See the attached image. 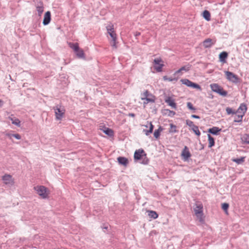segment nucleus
I'll list each match as a JSON object with an SVG mask.
<instances>
[{"label": "nucleus", "instance_id": "nucleus-32", "mask_svg": "<svg viewBox=\"0 0 249 249\" xmlns=\"http://www.w3.org/2000/svg\"><path fill=\"white\" fill-rule=\"evenodd\" d=\"M154 126L151 123H150V128L149 130H144V131H145V134L146 136L149 135L150 133H152L153 130Z\"/></svg>", "mask_w": 249, "mask_h": 249}, {"label": "nucleus", "instance_id": "nucleus-6", "mask_svg": "<svg viewBox=\"0 0 249 249\" xmlns=\"http://www.w3.org/2000/svg\"><path fill=\"white\" fill-rule=\"evenodd\" d=\"M225 73L227 79L229 81L234 83H237L238 82V77L237 75L234 74L233 72L229 71H225Z\"/></svg>", "mask_w": 249, "mask_h": 249}, {"label": "nucleus", "instance_id": "nucleus-1", "mask_svg": "<svg viewBox=\"0 0 249 249\" xmlns=\"http://www.w3.org/2000/svg\"><path fill=\"white\" fill-rule=\"evenodd\" d=\"M134 158L135 160H142L141 163L143 164H147L149 162V160L146 157V154L142 149L136 150L134 153Z\"/></svg>", "mask_w": 249, "mask_h": 249}, {"label": "nucleus", "instance_id": "nucleus-43", "mask_svg": "<svg viewBox=\"0 0 249 249\" xmlns=\"http://www.w3.org/2000/svg\"><path fill=\"white\" fill-rule=\"evenodd\" d=\"M166 111L169 112V115L171 116H173L175 115L176 112L174 111L170 110L169 109H166Z\"/></svg>", "mask_w": 249, "mask_h": 249}, {"label": "nucleus", "instance_id": "nucleus-16", "mask_svg": "<svg viewBox=\"0 0 249 249\" xmlns=\"http://www.w3.org/2000/svg\"><path fill=\"white\" fill-rule=\"evenodd\" d=\"M117 160H118V162L120 164L124 165L125 166H126L128 163V161L127 159H126L125 157H119L117 158Z\"/></svg>", "mask_w": 249, "mask_h": 249}, {"label": "nucleus", "instance_id": "nucleus-5", "mask_svg": "<svg viewBox=\"0 0 249 249\" xmlns=\"http://www.w3.org/2000/svg\"><path fill=\"white\" fill-rule=\"evenodd\" d=\"M37 194L43 198H46L48 197L47 188L44 186H37L34 187Z\"/></svg>", "mask_w": 249, "mask_h": 249}, {"label": "nucleus", "instance_id": "nucleus-25", "mask_svg": "<svg viewBox=\"0 0 249 249\" xmlns=\"http://www.w3.org/2000/svg\"><path fill=\"white\" fill-rule=\"evenodd\" d=\"M208 137L209 141V147H212L214 145V140L210 134L208 135Z\"/></svg>", "mask_w": 249, "mask_h": 249}, {"label": "nucleus", "instance_id": "nucleus-22", "mask_svg": "<svg viewBox=\"0 0 249 249\" xmlns=\"http://www.w3.org/2000/svg\"><path fill=\"white\" fill-rule=\"evenodd\" d=\"M148 215L149 217L155 219L158 217V214L155 211H148Z\"/></svg>", "mask_w": 249, "mask_h": 249}, {"label": "nucleus", "instance_id": "nucleus-4", "mask_svg": "<svg viewBox=\"0 0 249 249\" xmlns=\"http://www.w3.org/2000/svg\"><path fill=\"white\" fill-rule=\"evenodd\" d=\"M211 88L213 92L217 93L220 95L226 96L227 95V92L217 84H211Z\"/></svg>", "mask_w": 249, "mask_h": 249}, {"label": "nucleus", "instance_id": "nucleus-8", "mask_svg": "<svg viewBox=\"0 0 249 249\" xmlns=\"http://www.w3.org/2000/svg\"><path fill=\"white\" fill-rule=\"evenodd\" d=\"M180 82L183 84L187 86V87H192L194 89H201L200 86L195 83L192 82L190 80L187 79H182L180 80Z\"/></svg>", "mask_w": 249, "mask_h": 249}, {"label": "nucleus", "instance_id": "nucleus-7", "mask_svg": "<svg viewBox=\"0 0 249 249\" xmlns=\"http://www.w3.org/2000/svg\"><path fill=\"white\" fill-rule=\"evenodd\" d=\"M2 180L4 184L9 186H13L14 184V179L13 178L12 176L9 174H5L2 176Z\"/></svg>", "mask_w": 249, "mask_h": 249}, {"label": "nucleus", "instance_id": "nucleus-3", "mask_svg": "<svg viewBox=\"0 0 249 249\" xmlns=\"http://www.w3.org/2000/svg\"><path fill=\"white\" fill-rule=\"evenodd\" d=\"M107 33L112 38V40L111 41V46L114 48L116 49V34L114 33V29L112 27V26H107Z\"/></svg>", "mask_w": 249, "mask_h": 249}, {"label": "nucleus", "instance_id": "nucleus-31", "mask_svg": "<svg viewBox=\"0 0 249 249\" xmlns=\"http://www.w3.org/2000/svg\"><path fill=\"white\" fill-rule=\"evenodd\" d=\"M104 132L106 135H107L109 136H111L113 135V131L109 128H105V129L104 130Z\"/></svg>", "mask_w": 249, "mask_h": 249}, {"label": "nucleus", "instance_id": "nucleus-38", "mask_svg": "<svg viewBox=\"0 0 249 249\" xmlns=\"http://www.w3.org/2000/svg\"><path fill=\"white\" fill-rule=\"evenodd\" d=\"M226 111L228 115H230L231 114H236V111H234L231 108H230L229 107H228L226 108Z\"/></svg>", "mask_w": 249, "mask_h": 249}, {"label": "nucleus", "instance_id": "nucleus-47", "mask_svg": "<svg viewBox=\"0 0 249 249\" xmlns=\"http://www.w3.org/2000/svg\"><path fill=\"white\" fill-rule=\"evenodd\" d=\"M168 81H173V80H174L175 79V78H168L167 79Z\"/></svg>", "mask_w": 249, "mask_h": 249}, {"label": "nucleus", "instance_id": "nucleus-29", "mask_svg": "<svg viewBox=\"0 0 249 249\" xmlns=\"http://www.w3.org/2000/svg\"><path fill=\"white\" fill-rule=\"evenodd\" d=\"M141 97L149 98V97H155L151 94L147 90H146L143 93L141 94Z\"/></svg>", "mask_w": 249, "mask_h": 249}, {"label": "nucleus", "instance_id": "nucleus-17", "mask_svg": "<svg viewBox=\"0 0 249 249\" xmlns=\"http://www.w3.org/2000/svg\"><path fill=\"white\" fill-rule=\"evenodd\" d=\"M221 131V129L216 126H213L208 129V132L209 133L215 135H217L218 134V132H219Z\"/></svg>", "mask_w": 249, "mask_h": 249}, {"label": "nucleus", "instance_id": "nucleus-45", "mask_svg": "<svg viewBox=\"0 0 249 249\" xmlns=\"http://www.w3.org/2000/svg\"><path fill=\"white\" fill-rule=\"evenodd\" d=\"M128 116H129V117H134L135 116V114L134 113H129L128 114Z\"/></svg>", "mask_w": 249, "mask_h": 249}, {"label": "nucleus", "instance_id": "nucleus-35", "mask_svg": "<svg viewBox=\"0 0 249 249\" xmlns=\"http://www.w3.org/2000/svg\"><path fill=\"white\" fill-rule=\"evenodd\" d=\"M36 9L38 13V15L39 17H41L42 14L43 13L44 11V6L43 7H37L36 8Z\"/></svg>", "mask_w": 249, "mask_h": 249}, {"label": "nucleus", "instance_id": "nucleus-46", "mask_svg": "<svg viewBox=\"0 0 249 249\" xmlns=\"http://www.w3.org/2000/svg\"><path fill=\"white\" fill-rule=\"evenodd\" d=\"M181 71H182L181 70V69L180 68L179 70H178V71H177L175 73V74H176L177 73H178L179 72H180Z\"/></svg>", "mask_w": 249, "mask_h": 249}, {"label": "nucleus", "instance_id": "nucleus-12", "mask_svg": "<svg viewBox=\"0 0 249 249\" xmlns=\"http://www.w3.org/2000/svg\"><path fill=\"white\" fill-rule=\"evenodd\" d=\"M181 156L184 160H188L191 156V154L187 146H185L184 147L181 152Z\"/></svg>", "mask_w": 249, "mask_h": 249}, {"label": "nucleus", "instance_id": "nucleus-19", "mask_svg": "<svg viewBox=\"0 0 249 249\" xmlns=\"http://www.w3.org/2000/svg\"><path fill=\"white\" fill-rule=\"evenodd\" d=\"M228 57V53L226 52L221 53L219 55V60L220 62L225 63L226 62V59Z\"/></svg>", "mask_w": 249, "mask_h": 249}, {"label": "nucleus", "instance_id": "nucleus-10", "mask_svg": "<svg viewBox=\"0 0 249 249\" xmlns=\"http://www.w3.org/2000/svg\"><path fill=\"white\" fill-rule=\"evenodd\" d=\"M194 211L196 215L199 217L203 214V206L201 204H196V207L194 208Z\"/></svg>", "mask_w": 249, "mask_h": 249}, {"label": "nucleus", "instance_id": "nucleus-27", "mask_svg": "<svg viewBox=\"0 0 249 249\" xmlns=\"http://www.w3.org/2000/svg\"><path fill=\"white\" fill-rule=\"evenodd\" d=\"M245 157H241L240 158L233 159L232 160L238 164H242L245 161Z\"/></svg>", "mask_w": 249, "mask_h": 249}, {"label": "nucleus", "instance_id": "nucleus-21", "mask_svg": "<svg viewBox=\"0 0 249 249\" xmlns=\"http://www.w3.org/2000/svg\"><path fill=\"white\" fill-rule=\"evenodd\" d=\"M234 117V122L240 123L242 122V119L245 115L242 114H239V113L236 114Z\"/></svg>", "mask_w": 249, "mask_h": 249}, {"label": "nucleus", "instance_id": "nucleus-42", "mask_svg": "<svg viewBox=\"0 0 249 249\" xmlns=\"http://www.w3.org/2000/svg\"><path fill=\"white\" fill-rule=\"evenodd\" d=\"M229 204H228L227 203H224L222 204V209L226 212L227 211V210L229 208Z\"/></svg>", "mask_w": 249, "mask_h": 249}, {"label": "nucleus", "instance_id": "nucleus-41", "mask_svg": "<svg viewBox=\"0 0 249 249\" xmlns=\"http://www.w3.org/2000/svg\"><path fill=\"white\" fill-rule=\"evenodd\" d=\"M186 124L187 125H188L189 126L191 127L192 128L194 127V126H196V125H195L194 124V123L193 122H192V121L190 120H186Z\"/></svg>", "mask_w": 249, "mask_h": 249}, {"label": "nucleus", "instance_id": "nucleus-30", "mask_svg": "<svg viewBox=\"0 0 249 249\" xmlns=\"http://www.w3.org/2000/svg\"><path fill=\"white\" fill-rule=\"evenodd\" d=\"M170 128L169 130V133H176L177 132V126L173 124H170Z\"/></svg>", "mask_w": 249, "mask_h": 249}, {"label": "nucleus", "instance_id": "nucleus-33", "mask_svg": "<svg viewBox=\"0 0 249 249\" xmlns=\"http://www.w3.org/2000/svg\"><path fill=\"white\" fill-rule=\"evenodd\" d=\"M242 140L244 143L249 144V135L245 134L242 138Z\"/></svg>", "mask_w": 249, "mask_h": 249}, {"label": "nucleus", "instance_id": "nucleus-28", "mask_svg": "<svg viewBox=\"0 0 249 249\" xmlns=\"http://www.w3.org/2000/svg\"><path fill=\"white\" fill-rule=\"evenodd\" d=\"M69 46L75 52L79 48L78 43H70Z\"/></svg>", "mask_w": 249, "mask_h": 249}, {"label": "nucleus", "instance_id": "nucleus-26", "mask_svg": "<svg viewBox=\"0 0 249 249\" xmlns=\"http://www.w3.org/2000/svg\"><path fill=\"white\" fill-rule=\"evenodd\" d=\"M203 17L206 20H210L211 18L210 13L207 10H205L203 13Z\"/></svg>", "mask_w": 249, "mask_h": 249}, {"label": "nucleus", "instance_id": "nucleus-39", "mask_svg": "<svg viewBox=\"0 0 249 249\" xmlns=\"http://www.w3.org/2000/svg\"><path fill=\"white\" fill-rule=\"evenodd\" d=\"M192 130L194 132V133L198 136L200 135V132L198 129V127L196 125L194 127L192 128Z\"/></svg>", "mask_w": 249, "mask_h": 249}, {"label": "nucleus", "instance_id": "nucleus-13", "mask_svg": "<svg viewBox=\"0 0 249 249\" xmlns=\"http://www.w3.org/2000/svg\"><path fill=\"white\" fill-rule=\"evenodd\" d=\"M51 12L50 11H47L45 13L43 24L44 25H48L51 21Z\"/></svg>", "mask_w": 249, "mask_h": 249}, {"label": "nucleus", "instance_id": "nucleus-49", "mask_svg": "<svg viewBox=\"0 0 249 249\" xmlns=\"http://www.w3.org/2000/svg\"><path fill=\"white\" fill-rule=\"evenodd\" d=\"M108 228V227L107 226H105V227H103V229H105V230H107Z\"/></svg>", "mask_w": 249, "mask_h": 249}, {"label": "nucleus", "instance_id": "nucleus-36", "mask_svg": "<svg viewBox=\"0 0 249 249\" xmlns=\"http://www.w3.org/2000/svg\"><path fill=\"white\" fill-rule=\"evenodd\" d=\"M7 135L10 137V138H11V137H13L17 139V140H20L21 139V136L18 134H7Z\"/></svg>", "mask_w": 249, "mask_h": 249}, {"label": "nucleus", "instance_id": "nucleus-14", "mask_svg": "<svg viewBox=\"0 0 249 249\" xmlns=\"http://www.w3.org/2000/svg\"><path fill=\"white\" fill-rule=\"evenodd\" d=\"M215 42H213V40L211 38H207L203 42V45L205 48L211 47L214 43Z\"/></svg>", "mask_w": 249, "mask_h": 249}, {"label": "nucleus", "instance_id": "nucleus-34", "mask_svg": "<svg viewBox=\"0 0 249 249\" xmlns=\"http://www.w3.org/2000/svg\"><path fill=\"white\" fill-rule=\"evenodd\" d=\"M187 107L191 110L193 112H195L196 111V108H195L191 102H187Z\"/></svg>", "mask_w": 249, "mask_h": 249}, {"label": "nucleus", "instance_id": "nucleus-37", "mask_svg": "<svg viewBox=\"0 0 249 249\" xmlns=\"http://www.w3.org/2000/svg\"><path fill=\"white\" fill-rule=\"evenodd\" d=\"M35 6L37 7H43V3L41 0H35Z\"/></svg>", "mask_w": 249, "mask_h": 249}, {"label": "nucleus", "instance_id": "nucleus-23", "mask_svg": "<svg viewBox=\"0 0 249 249\" xmlns=\"http://www.w3.org/2000/svg\"><path fill=\"white\" fill-rule=\"evenodd\" d=\"M77 56L80 58H85V54L84 51L82 49H78L77 51L75 52Z\"/></svg>", "mask_w": 249, "mask_h": 249}, {"label": "nucleus", "instance_id": "nucleus-15", "mask_svg": "<svg viewBox=\"0 0 249 249\" xmlns=\"http://www.w3.org/2000/svg\"><path fill=\"white\" fill-rule=\"evenodd\" d=\"M247 110V107L246 104L243 103L241 104L237 110L236 114L237 113H242L243 115H245Z\"/></svg>", "mask_w": 249, "mask_h": 249}, {"label": "nucleus", "instance_id": "nucleus-40", "mask_svg": "<svg viewBox=\"0 0 249 249\" xmlns=\"http://www.w3.org/2000/svg\"><path fill=\"white\" fill-rule=\"evenodd\" d=\"M191 67V65L188 64L186 66H184L182 67L181 68H180V69L182 71H188L190 70Z\"/></svg>", "mask_w": 249, "mask_h": 249}, {"label": "nucleus", "instance_id": "nucleus-20", "mask_svg": "<svg viewBox=\"0 0 249 249\" xmlns=\"http://www.w3.org/2000/svg\"><path fill=\"white\" fill-rule=\"evenodd\" d=\"M9 119L11 121L12 123L16 126H20V121L16 117H9Z\"/></svg>", "mask_w": 249, "mask_h": 249}, {"label": "nucleus", "instance_id": "nucleus-2", "mask_svg": "<svg viewBox=\"0 0 249 249\" xmlns=\"http://www.w3.org/2000/svg\"><path fill=\"white\" fill-rule=\"evenodd\" d=\"M56 119L57 120H61L64 116L65 114V109L64 107L60 105H57L53 107Z\"/></svg>", "mask_w": 249, "mask_h": 249}, {"label": "nucleus", "instance_id": "nucleus-9", "mask_svg": "<svg viewBox=\"0 0 249 249\" xmlns=\"http://www.w3.org/2000/svg\"><path fill=\"white\" fill-rule=\"evenodd\" d=\"M162 61L160 58H156L154 60V68L158 72H160L162 71V68L163 64L161 63Z\"/></svg>", "mask_w": 249, "mask_h": 249}, {"label": "nucleus", "instance_id": "nucleus-44", "mask_svg": "<svg viewBox=\"0 0 249 249\" xmlns=\"http://www.w3.org/2000/svg\"><path fill=\"white\" fill-rule=\"evenodd\" d=\"M191 117L195 119H200V117L196 115H192Z\"/></svg>", "mask_w": 249, "mask_h": 249}, {"label": "nucleus", "instance_id": "nucleus-48", "mask_svg": "<svg viewBox=\"0 0 249 249\" xmlns=\"http://www.w3.org/2000/svg\"><path fill=\"white\" fill-rule=\"evenodd\" d=\"M140 34H140V32H137V33H136L135 36H140Z\"/></svg>", "mask_w": 249, "mask_h": 249}, {"label": "nucleus", "instance_id": "nucleus-11", "mask_svg": "<svg viewBox=\"0 0 249 249\" xmlns=\"http://www.w3.org/2000/svg\"><path fill=\"white\" fill-rule=\"evenodd\" d=\"M165 102L169 106L171 107L172 108L175 109H177V104L175 102V100L171 97H167L165 99Z\"/></svg>", "mask_w": 249, "mask_h": 249}, {"label": "nucleus", "instance_id": "nucleus-18", "mask_svg": "<svg viewBox=\"0 0 249 249\" xmlns=\"http://www.w3.org/2000/svg\"><path fill=\"white\" fill-rule=\"evenodd\" d=\"M141 100L144 101L143 105L145 106V105L148 104L149 102L154 103L155 101V97H149V98L141 97Z\"/></svg>", "mask_w": 249, "mask_h": 249}, {"label": "nucleus", "instance_id": "nucleus-24", "mask_svg": "<svg viewBox=\"0 0 249 249\" xmlns=\"http://www.w3.org/2000/svg\"><path fill=\"white\" fill-rule=\"evenodd\" d=\"M163 130V128L161 126H160L159 128L155 130L154 133V136L155 138L158 139L160 135V133Z\"/></svg>", "mask_w": 249, "mask_h": 249}]
</instances>
